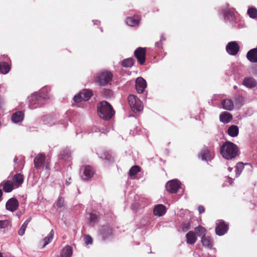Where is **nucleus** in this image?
Returning <instances> with one entry per match:
<instances>
[{"instance_id": "052dcab7", "label": "nucleus", "mask_w": 257, "mask_h": 257, "mask_svg": "<svg viewBox=\"0 0 257 257\" xmlns=\"http://www.w3.org/2000/svg\"><path fill=\"white\" fill-rule=\"evenodd\" d=\"M0 257H3V255L1 252H0Z\"/></svg>"}, {"instance_id": "1a4fd4ad", "label": "nucleus", "mask_w": 257, "mask_h": 257, "mask_svg": "<svg viewBox=\"0 0 257 257\" xmlns=\"http://www.w3.org/2000/svg\"><path fill=\"white\" fill-rule=\"evenodd\" d=\"M94 171L89 166H83L80 170L81 177L83 180H88L93 176Z\"/></svg>"}, {"instance_id": "13d9d810", "label": "nucleus", "mask_w": 257, "mask_h": 257, "mask_svg": "<svg viewBox=\"0 0 257 257\" xmlns=\"http://www.w3.org/2000/svg\"><path fill=\"white\" fill-rule=\"evenodd\" d=\"M66 184H67V185H69L70 184V182H69L68 181H66Z\"/></svg>"}, {"instance_id": "5fc2aeb1", "label": "nucleus", "mask_w": 257, "mask_h": 257, "mask_svg": "<svg viewBox=\"0 0 257 257\" xmlns=\"http://www.w3.org/2000/svg\"><path fill=\"white\" fill-rule=\"evenodd\" d=\"M228 170L229 172H231V170H232V168H231L229 167H228Z\"/></svg>"}, {"instance_id": "37998d69", "label": "nucleus", "mask_w": 257, "mask_h": 257, "mask_svg": "<svg viewBox=\"0 0 257 257\" xmlns=\"http://www.w3.org/2000/svg\"><path fill=\"white\" fill-rule=\"evenodd\" d=\"M10 222L8 220H0V229L5 228L8 227Z\"/></svg>"}, {"instance_id": "f257e3e1", "label": "nucleus", "mask_w": 257, "mask_h": 257, "mask_svg": "<svg viewBox=\"0 0 257 257\" xmlns=\"http://www.w3.org/2000/svg\"><path fill=\"white\" fill-rule=\"evenodd\" d=\"M50 91L49 86H45L38 92H34L28 97L29 107L35 109L44 105L50 99V95L48 93Z\"/></svg>"}, {"instance_id": "2f4dec72", "label": "nucleus", "mask_w": 257, "mask_h": 257, "mask_svg": "<svg viewBox=\"0 0 257 257\" xmlns=\"http://www.w3.org/2000/svg\"><path fill=\"white\" fill-rule=\"evenodd\" d=\"M54 234V230L52 229L48 235L42 240V242L43 243V247H44L51 241L53 238Z\"/></svg>"}, {"instance_id": "de8ad7c7", "label": "nucleus", "mask_w": 257, "mask_h": 257, "mask_svg": "<svg viewBox=\"0 0 257 257\" xmlns=\"http://www.w3.org/2000/svg\"><path fill=\"white\" fill-rule=\"evenodd\" d=\"M198 210L200 213H202L205 211L204 207L202 205L198 206Z\"/></svg>"}, {"instance_id": "bf43d9fd", "label": "nucleus", "mask_w": 257, "mask_h": 257, "mask_svg": "<svg viewBox=\"0 0 257 257\" xmlns=\"http://www.w3.org/2000/svg\"><path fill=\"white\" fill-rule=\"evenodd\" d=\"M53 124H54V125H55V124H56V123H55V122H53V123H50V125H53Z\"/></svg>"}, {"instance_id": "6e6d98bb", "label": "nucleus", "mask_w": 257, "mask_h": 257, "mask_svg": "<svg viewBox=\"0 0 257 257\" xmlns=\"http://www.w3.org/2000/svg\"><path fill=\"white\" fill-rule=\"evenodd\" d=\"M229 179V182L230 183V184H232V181H231V179L230 178V177H228Z\"/></svg>"}, {"instance_id": "8fccbe9b", "label": "nucleus", "mask_w": 257, "mask_h": 257, "mask_svg": "<svg viewBox=\"0 0 257 257\" xmlns=\"http://www.w3.org/2000/svg\"><path fill=\"white\" fill-rule=\"evenodd\" d=\"M105 160L106 161H107L108 162H113V157H106L105 158Z\"/></svg>"}, {"instance_id": "49530a36", "label": "nucleus", "mask_w": 257, "mask_h": 257, "mask_svg": "<svg viewBox=\"0 0 257 257\" xmlns=\"http://www.w3.org/2000/svg\"><path fill=\"white\" fill-rule=\"evenodd\" d=\"M139 208V204L137 202H135L134 203L132 204L131 206L132 209L134 211H136L138 208Z\"/></svg>"}, {"instance_id": "864d4df0", "label": "nucleus", "mask_w": 257, "mask_h": 257, "mask_svg": "<svg viewBox=\"0 0 257 257\" xmlns=\"http://www.w3.org/2000/svg\"><path fill=\"white\" fill-rule=\"evenodd\" d=\"M2 195H3V192H2V190L0 189V199L2 197Z\"/></svg>"}, {"instance_id": "b1692460", "label": "nucleus", "mask_w": 257, "mask_h": 257, "mask_svg": "<svg viewBox=\"0 0 257 257\" xmlns=\"http://www.w3.org/2000/svg\"><path fill=\"white\" fill-rule=\"evenodd\" d=\"M243 84L246 87L252 88L256 85L257 82L252 77H246L243 79Z\"/></svg>"}, {"instance_id": "6ab92c4d", "label": "nucleus", "mask_w": 257, "mask_h": 257, "mask_svg": "<svg viewBox=\"0 0 257 257\" xmlns=\"http://www.w3.org/2000/svg\"><path fill=\"white\" fill-rule=\"evenodd\" d=\"M153 212L155 215L162 216L165 214L166 208L163 204H158L154 207Z\"/></svg>"}, {"instance_id": "4d7b16f0", "label": "nucleus", "mask_w": 257, "mask_h": 257, "mask_svg": "<svg viewBox=\"0 0 257 257\" xmlns=\"http://www.w3.org/2000/svg\"><path fill=\"white\" fill-rule=\"evenodd\" d=\"M17 161H18V159L17 158H15L14 159V162L15 163H16L17 162Z\"/></svg>"}, {"instance_id": "39448f33", "label": "nucleus", "mask_w": 257, "mask_h": 257, "mask_svg": "<svg viewBox=\"0 0 257 257\" xmlns=\"http://www.w3.org/2000/svg\"><path fill=\"white\" fill-rule=\"evenodd\" d=\"M35 167L37 169L45 168L49 170L50 168V160L47 159L42 154H38L34 160Z\"/></svg>"}, {"instance_id": "c756f323", "label": "nucleus", "mask_w": 257, "mask_h": 257, "mask_svg": "<svg viewBox=\"0 0 257 257\" xmlns=\"http://www.w3.org/2000/svg\"><path fill=\"white\" fill-rule=\"evenodd\" d=\"M11 65L6 62H0V72L3 74H8L11 70Z\"/></svg>"}, {"instance_id": "5701e85b", "label": "nucleus", "mask_w": 257, "mask_h": 257, "mask_svg": "<svg viewBox=\"0 0 257 257\" xmlns=\"http://www.w3.org/2000/svg\"><path fill=\"white\" fill-rule=\"evenodd\" d=\"M140 18L138 16L128 17L125 21L126 24L131 27H135L139 24Z\"/></svg>"}, {"instance_id": "a211bd4d", "label": "nucleus", "mask_w": 257, "mask_h": 257, "mask_svg": "<svg viewBox=\"0 0 257 257\" xmlns=\"http://www.w3.org/2000/svg\"><path fill=\"white\" fill-rule=\"evenodd\" d=\"M99 232L103 239L108 238L112 235V229L108 226H102Z\"/></svg>"}, {"instance_id": "a19ab883", "label": "nucleus", "mask_w": 257, "mask_h": 257, "mask_svg": "<svg viewBox=\"0 0 257 257\" xmlns=\"http://www.w3.org/2000/svg\"><path fill=\"white\" fill-rule=\"evenodd\" d=\"M56 206L58 208H62L64 206V199L61 197H59L56 202Z\"/></svg>"}, {"instance_id": "ea45409f", "label": "nucleus", "mask_w": 257, "mask_h": 257, "mask_svg": "<svg viewBox=\"0 0 257 257\" xmlns=\"http://www.w3.org/2000/svg\"><path fill=\"white\" fill-rule=\"evenodd\" d=\"M140 171V168L137 166L132 167L129 171V175L131 177L135 176Z\"/></svg>"}, {"instance_id": "4468645a", "label": "nucleus", "mask_w": 257, "mask_h": 257, "mask_svg": "<svg viewBox=\"0 0 257 257\" xmlns=\"http://www.w3.org/2000/svg\"><path fill=\"white\" fill-rule=\"evenodd\" d=\"M19 206V203L18 200L15 198H11L6 202V208L7 210L13 212L18 209Z\"/></svg>"}, {"instance_id": "72a5a7b5", "label": "nucleus", "mask_w": 257, "mask_h": 257, "mask_svg": "<svg viewBox=\"0 0 257 257\" xmlns=\"http://www.w3.org/2000/svg\"><path fill=\"white\" fill-rule=\"evenodd\" d=\"M59 159L69 162L71 159L70 152L68 150L63 151L59 157Z\"/></svg>"}, {"instance_id": "79ce46f5", "label": "nucleus", "mask_w": 257, "mask_h": 257, "mask_svg": "<svg viewBox=\"0 0 257 257\" xmlns=\"http://www.w3.org/2000/svg\"><path fill=\"white\" fill-rule=\"evenodd\" d=\"M190 228V222L188 221L184 222L182 225V229L184 232L187 231Z\"/></svg>"}, {"instance_id": "c85d7f7f", "label": "nucleus", "mask_w": 257, "mask_h": 257, "mask_svg": "<svg viewBox=\"0 0 257 257\" xmlns=\"http://www.w3.org/2000/svg\"><path fill=\"white\" fill-rule=\"evenodd\" d=\"M89 223L93 225L98 221V213L96 211H93L89 214V216L87 218Z\"/></svg>"}, {"instance_id": "a18cd8bd", "label": "nucleus", "mask_w": 257, "mask_h": 257, "mask_svg": "<svg viewBox=\"0 0 257 257\" xmlns=\"http://www.w3.org/2000/svg\"><path fill=\"white\" fill-rule=\"evenodd\" d=\"M163 40H165V38H163V36H162L161 37V40L159 42H157L155 43V46L156 47H157L158 48H161L162 47V41Z\"/></svg>"}, {"instance_id": "e433bc0d", "label": "nucleus", "mask_w": 257, "mask_h": 257, "mask_svg": "<svg viewBox=\"0 0 257 257\" xmlns=\"http://www.w3.org/2000/svg\"><path fill=\"white\" fill-rule=\"evenodd\" d=\"M244 164L241 163V162H238L236 165V174H235V177H238L241 174L242 171L244 169Z\"/></svg>"}, {"instance_id": "09e8293b", "label": "nucleus", "mask_w": 257, "mask_h": 257, "mask_svg": "<svg viewBox=\"0 0 257 257\" xmlns=\"http://www.w3.org/2000/svg\"><path fill=\"white\" fill-rule=\"evenodd\" d=\"M60 123L62 125L63 127H65L66 126L68 125V121L67 120H64L63 121H61Z\"/></svg>"}, {"instance_id": "9d476101", "label": "nucleus", "mask_w": 257, "mask_h": 257, "mask_svg": "<svg viewBox=\"0 0 257 257\" xmlns=\"http://www.w3.org/2000/svg\"><path fill=\"white\" fill-rule=\"evenodd\" d=\"M181 187V183L176 179L169 181L166 185V189L170 193H176Z\"/></svg>"}, {"instance_id": "58836bf2", "label": "nucleus", "mask_w": 257, "mask_h": 257, "mask_svg": "<svg viewBox=\"0 0 257 257\" xmlns=\"http://www.w3.org/2000/svg\"><path fill=\"white\" fill-rule=\"evenodd\" d=\"M247 14L250 18L255 19L257 17V9L253 7L249 8Z\"/></svg>"}, {"instance_id": "f8f14e48", "label": "nucleus", "mask_w": 257, "mask_h": 257, "mask_svg": "<svg viewBox=\"0 0 257 257\" xmlns=\"http://www.w3.org/2000/svg\"><path fill=\"white\" fill-rule=\"evenodd\" d=\"M134 55L141 65L144 64L146 60V49L139 47L134 52Z\"/></svg>"}, {"instance_id": "0eeeda50", "label": "nucleus", "mask_w": 257, "mask_h": 257, "mask_svg": "<svg viewBox=\"0 0 257 257\" xmlns=\"http://www.w3.org/2000/svg\"><path fill=\"white\" fill-rule=\"evenodd\" d=\"M224 15V20L226 22H229L232 25L234 24V11L232 8H228V5L224 9L221 10Z\"/></svg>"}, {"instance_id": "9b49d317", "label": "nucleus", "mask_w": 257, "mask_h": 257, "mask_svg": "<svg viewBox=\"0 0 257 257\" xmlns=\"http://www.w3.org/2000/svg\"><path fill=\"white\" fill-rule=\"evenodd\" d=\"M198 157L202 160L208 161L212 160L214 157V153L207 147H204L199 154Z\"/></svg>"}, {"instance_id": "412c9836", "label": "nucleus", "mask_w": 257, "mask_h": 257, "mask_svg": "<svg viewBox=\"0 0 257 257\" xmlns=\"http://www.w3.org/2000/svg\"><path fill=\"white\" fill-rule=\"evenodd\" d=\"M24 177L21 173H17L13 177V184L16 188L19 187L23 183Z\"/></svg>"}, {"instance_id": "dca6fc26", "label": "nucleus", "mask_w": 257, "mask_h": 257, "mask_svg": "<svg viewBox=\"0 0 257 257\" xmlns=\"http://www.w3.org/2000/svg\"><path fill=\"white\" fill-rule=\"evenodd\" d=\"M24 118V112L22 111H18L13 113L11 120L14 123H19L23 120Z\"/></svg>"}, {"instance_id": "cd10ccee", "label": "nucleus", "mask_w": 257, "mask_h": 257, "mask_svg": "<svg viewBox=\"0 0 257 257\" xmlns=\"http://www.w3.org/2000/svg\"><path fill=\"white\" fill-rule=\"evenodd\" d=\"M201 242L203 246L208 248H211L213 245V240L209 236H202L201 237Z\"/></svg>"}, {"instance_id": "4be33fe9", "label": "nucleus", "mask_w": 257, "mask_h": 257, "mask_svg": "<svg viewBox=\"0 0 257 257\" xmlns=\"http://www.w3.org/2000/svg\"><path fill=\"white\" fill-rule=\"evenodd\" d=\"M1 186H3V190L7 193L12 191L15 187L13 182L11 180L4 181L1 183Z\"/></svg>"}, {"instance_id": "c9c22d12", "label": "nucleus", "mask_w": 257, "mask_h": 257, "mask_svg": "<svg viewBox=\"0 0 257 257\" xmlns=\"http://www.w3.org/2000/svg\"><path fill=\"white\" fill-rule=\"evenodd\" d=\"M31 218H30L28 219H27L24 222V223L22 224V225L21 226V228H20V229L18 231V234L20 235H24V234L25 233V230H26V229L29 224V223L30 222V221H31Z\"/></svg>"}, {"instance_id": "393cba45", "label": "nucleus", "mask_w": 257, "mask_h": 257, "mask_svg": "<svg viewBox=\"0 0 257 257\" xmlns=\"http://www.w3.org/2000/svg\"><path fill=\"white\" fill-rule=\"evenodd\" d=\"M232 118V115L227 112H223L220 114L219 119L224 123L229 122Z\"/></svg>"}, {"instance_id": "20e7f679", "label": "nucleus", "mask_w": 257, "mask_h": 257, "mask_svg": "<svg viewBox=\"0 0 257 257\" xmlns=\"http://www.w3.org/2000/svg\"><path fill=\"white\" fill-rule=\"evenodd\" d=\"M113 74L106 70H102L97 72L94 76V81L100 86H105L112 79Z\"/></svg>"}, {"instance_id": "aec40b11", "label": "nucleus", "mask_w": 257, "mask_h": 257, "mask_svg": "<svg viewBox=\"0 0 257 257\" xmlns=\"http://www.w3.org/2000/svg\"><path fill=\"white\" fill-rule=\"evenodd\" d=\"M246 58L251 63H257V49L250 50L246 54Z\"/></svg>"}, {"instance_id": "f03ea898", "label": "nucleus", "mask_w": 257, "mask_h": 257, "mask_svg": "<svg viewBox=\"0 0 257 257\" xmlns=\"http://www.w3.org/2000/svg\"><path fill=\"white\" fill-rule=\"evenodd\" d=\"M220 154L227 160L234 158L238 154L237 146L232 142L227 141L221 147Z\"/></svg>"}, {"instance_id": "423d86ee", "label": "nucleus", "mask_w": 257, "mask_h": 257, "mask_svg": "<svg viewBox=\"0 0 257 257\" xmlns=\"http://www.w3.org/2000/svg\"><path fill=\"white\" fill-rule=\"evenodd\" d=\"M128 104L134 112L142 111L143 108L141 100L134 95H130L127 98Z\"/></svg>"}, {"instance_id": "6e6552de", "label": "nucleus", "mask_w": 257, "mask_h": 257, "mask_svg": "<svg viewBox=\"0 0 257 257\" xmlns=\"http://www.w3.org/2000/svg\"><path fill=\"white\" fill-rule=\"evenodd\" d=\"M92 95V92L91 90L84 89L74 97V100L76 102L87 101Z\"/></svg>"}, {"instance_id": "c03bdc74", "label": "nucleus", "mask_w": 257, "mask_h": 257, "mask_svg": "<svg viewBox=\"0 0 257 257\" xmlns=\"http://www.w3.org/2000/svg\"><path fill=\"white\" fill-rule=\"evenodd\" d=\"M92 238L89 235H85L84 236V241L86 244H89L92 243Z\"/></svg>"}, {"instance_id": "2eb2a0df", "label": "nucleus", "mask_w": 257, "mask_h": 257, "mask_svg": "<svg viewBox=\"0 0 257 257\" xmlns=\"http://www.w3.org/2000/svg\"><path fill=\"white\" fill-rule=\"evenodd\" d=\"M147 87V82L142 77H138L136 80V88L139 93H142Z\"/></svg>"}, {"instance_id": "7ed1b4c3", "label": "nucleus", "mask_w": 257, "mask_h": 257, "mask_svg": "<svg viewBox=\"0 0 257 257\" xmlns=\"http://www.w3.org/2000/svg\"><path fill=\"white\" fill-rule=\"evenodd\" d=\"M97 112L100 117L104 120L110 119L114 114L112 107L107 102L103 101L97 105Z\"/></svg>"}, {"instance_id": "3c124183", "label": "nucleus", "mask_w": 257, "mask_h": 257, "mask_svg": "<svg viewBox=\"0 0 257 257\" xmlns=\"http://www.w3.org/2000/svg\"><path fill=\"white\" fill-rule=\"evenodd\" d=\"M93 22L94 25H99L100 23V22L98 20H93Z\"/></svg>"}, {"instance_id": "f3484780", "label": "nucleus", "mask_w": 257, "mask_h": 257, "mask_svg": "<svg viewBox=\"0 0 257 257\" xmlns=\"http://www.w3.org/2000/svg\"><path fill=\"white\" fill-rule=\"evenodd\" d=\"M228 230V226L224 222H220L215 228L216 234L221 236L224 235Z\"/></svg>"}, {"instance_id": "603ef678", "label": "nucleus", "mask_w": 257, "mask_h": 257, "mask_svg": "<svg viewBox=\"0 0 257 257\" xmlns=\"http://www.w3.org/2000/svg\"><path fill=\"white\" fill-rule=\"evenodd\" d=\"M193 255L194 257H198L199 256V254L196 252L193 253Z\"/></svg>"}, {"instance_id": "7c9ffc66", "label": "nucleus", "mask_w": 257, "mask_h": 257, "mask_svg": "<svg viewBox=\"0 0 257 257\" xmlns=\"http://www.w3.org/2000/svg\"><path fill=\"white\" fill-rule=\"evenodd\" d=\"M72 254V249L70 246L67 245L64 247L61 252L62 257H70Z\"/></svg>"}, {"instance_id": "a878e982", "label": "nucleus", "mask_w": 257, "mask_h": 257, "mask_svg": "<svg viewBox=\"0 0 257 257\" xmlns=\"http://www.w3.org/2000/svg\"><path fill=\"white\" fill-rule=\"evenodd\" d=\"M186 237L187 243L190 244H194L197 240L196 235L192 231H189L186 234Z\"/></svg>"}, {"instance_id": "bb28decb", "label": "nucleus", "mask_w": 257, "mask_h": 257, "mask_svg": "<svg viewBox=\"0 0 257 257\" xmlns=\"http://www.w3.org/2000/svg\"><path fill=\"white\" fill-rule=\"evenodd\" d=\"M223 108L227 110H232L234 108V104L232 100L226 99L222 101Z\"/></svg>"}, {"instance_id": "473e14b6", "label": "nucleus", "mask_w": 257, "mask_h": 257, "mask_svg": "<svg viewBox=\"0 0 257 257\" xmlns=\"http://www.w3.org/2000/svg\"><path fill=\"white\" fill-rule=\"evenodd\" d=\"M238 127L234 125L230 126L228 129V134L232 137H236L238 134Z\"/></svg>"}, {"instance_id": "ddd939ff", "label": "nucleus", "mask_w": 257, "mask_h": 257, "mask_svg": "<svg viewBox=\"0 0 257 257\" xmlns=\"http://www.w3.org/2000/svg\"><path fill=\"white\" fill-rule=\"evenodd\" d=\"M226 50L229 54L235 55L239 51V46L236 42L232 41L227 44Z\"/></svg>"}, {"instance_id": "4c0bfd02", "label": "nucleus", "mask_w": 257, "mask_h": 257, "mask_svg": "<svg viewBox=\"0 0 257 257\" xmlns=\"http://www.w3.org/2000/svg\"><path fill=\"white\" fill-rule=\"evenodd\" d=\"M135 60L132 58L124 59L122 62V65L124 67H131L134 64Z\"/></svg>"}, {"instance_id": "f704fd0d", "label": "nucleus", "mask_w": 257, "mask_h": 257, "mask_svg": "<svg viewBox=\"0 0 257 257\" xmlns=\"http://www.w3.org/2000/svg\"><path fill=\"white\" fill-rule=\"evenodd\" d=\"M195 231L198 236L202 237V236H205L206 230L204 227L201 226H199L197 227H195Z\"/></svg>"}]
</instances>
